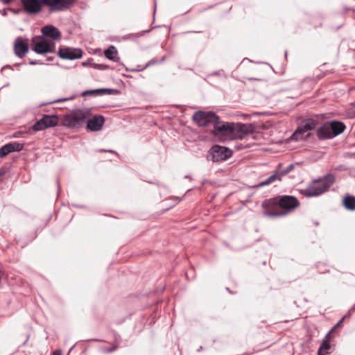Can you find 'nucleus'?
Instances as JSON below:
<instances>
[{
  "instance_id": "obj_1",
  "label": "nucleus",
  "mask_w": 355,
  "mask_h": 355,
  "mask_svg": "<svg viewBox=\"0 0 355 355\" xmlns=\"http://www.w3.org/2000/svg\"><path fill=\"white\" fill-rule=\"evenodd\" d=\"M334 182V175L327 174L313 180L306 188L301 191V193L308 198L320 196L327 191Z\"/></svg>"
},
{
  "instance_id": "obj_2",
  "label": "nucleus",
  "mask_w": 355,
  "mask_h": 355,
  "mask_svg": "<svg viewBox=\"0 0 355 355\" xmlns=\"http://www.w3.org/2000/svg\"><path fill=\"white\" fill-rule=\"evenodd\" d=\"M345 129V125L342 122L328 121L317 129V136L320 139H331L343 132Z\"/></svg>"
},
{
  "instance_id": "obj_3",
  "label": "nucleus",
  "mask_w": 355,
  "mask_h": 355,
  "mask_svg": "<svg viewBox=\"0 0 355 355\" xmlns=\"http://www.w3.org/2000/svg\"><path fill=\"white\" fill-rule=\"evenodd\" d=\"M89 117V112L78 110L66 114L63 119V125L70 128L81 127Z\"/></svg>"
},
{
  "instance_id": "obj_4",
  "label": "nucleus",
  "mask_w": 355,
  "mask_h": 355,
  "mask_svg": "<svg viewBox=\"0 0 355 355\" xmlns=\"http://www.w3.org/2000/svg\"><path fill=\"white\" fill-rule=\"evenodd\" d=\"M193 121L198 125L214 130L220 119L219 116L212 112L198 111L192 116Z\"/></svg>"
},
{
  "instance_id": "obj_5",
  "label": "nucleus",
  "mask_w": 355,
  "mask_h": 355,
  "mask_svg": "<svg viewBox=\"0 0 355 355\" xmlns=\"http://www.w3.org/2000/svg\"><path fill=\"white\" fill-rule=\"evenodd\" d=\"M316 126V121L311 119L304 120L291 136V139L294 141H302L311 135V131Z\"/></svg>"
},
{
  "instance_id": "obj_6",
  "label": "nucleus",
  "mask_w": 355,
  "mask_h": 355,
  "mask_svg": "<svg viewBox=\"0 0 355 355\" xmlns=\"http://www.w3.org/2000/svg\"><path fill=\"white\" fill-rule=\"evenodd\" d=\"M33 51L38 54H44L55 51V44L54 41L49 40L45 37H35L33 40Z\"/></svg>"
},
{
  "instance_id": "obj_7",
  "label": "nucleus",
  "mask_w": 355,
  "mask_h": 355,
  "mask_svg": "<svg viewBox=\"0 0 355 355\" xmlns=\"http://www.w3.org/2000/svg\"><path fill=\"white\" fill-rule=\"evenodd\" d=\"M209 155L213 162H221L230 158L232 152L227 147L216 145L209 150Z\"/></svg>"
},
{
  "instance_id": "obj_8",
  "label": "nucleus",
  "mask_w": 355,
  "mask_h": 355,
  "mask_svg": "<svg viewBox=\"0 0 355 355\" xmlns=\"http://www.w3.org/2000/svg\"><path fill=\"white\" fill-rule=\"evenodd\" d=\"M42 3L49 7L51 12H59L69 9L71 7L75 0H40Z\"/></svg>"
},
{
  "instance_id": "obj_9",
  "label": "nucleus",
  "mask_w": 355,
  "mask_h": 355,
  "mask_svg": "<svg viewBox=\"0 0 355 355\" xmlns=\"http://www.w3.org/2000/svg\"><path fill=\"white\" fill-rule=\"evenodd\" d=\"M253 131L251 125L232 123L230 139H242Z\"/></svg>"
},
{
  "instance_id": "obj_10",
  "label": "nucleus",
  "mask_w": 355,
  "mask_h": 355,
  "mask_svg": "<svg viewBox=\"0 0 355 355\" xmlns=\"http://www.w3.org/2000/svg\"><path fill=\"white\" fill-rule=\"evenodd\" d=\"M58 123V118L55 115H44L33 125L35 131L43 130L48 128L55 126Z\"/></svg>"
},
{
  "instance_id": "obj_11",
  "label": "nucleus",
  "mask_w": 355,
  "mask_h": 355,
  "mask_svg": "<svg viewBox=\"0 0 355 355\" xmlns=\"http://www.w3.org/2000/svg\"><path fill=\"white\" fill-rule=\"evenodd\" d=\"M232 123H220V119L211 132L214 137L220 139H230Z\"/></svg>"
},
{
  "instance_id": "obj_12",
  "label": "nucleus",
  "mask_w": 355,
  "mask_h": 355,
  "mask_svg": "<svg viewBox=\"0 0 355 355\" xmlns=\"http://www.w3.org/2000/svg\"><path fill=\"white\" fill-rule=\"evenodd\" d=\"M58 55L63 59L74 60L81 58L83 51L80 49L62 47L58 51Z\"/></svg>"
},
{
  "instance_id": "obj_13",
  "label": "nucleus",
  "mask_w": 355,
  "mask_h": 355,
  "mask_svg": "<svg viewBox=\"0 0 355 355\" xmlns=\"http://www.w3.org/2000/svg\"><path fill=\"white\" fill-rule=\"evenodd\" d=\"M25 11L28 14H37L42 10L40 0H21Z\"/></svg>"
},
{
  "instance_id": "obj_14",
  "label": "nucleus",
  "mask_w": 355,
  "mask_h": 355,
  "mask_svg": "<svg viewBox=\"0 0 355 355\" xmlns=\"http://www.w3.org/2000/svg\"><path fill=\"white\" fill-rule=\"evenodd\" d=\"M279 205L284 209L292 210L298 207L300 203L296 198L291 196H284L280 198Z\"/></svg>"
},
{
  "instance_id": "obj_15",
  "label": "nucleus",
  "mask_w": 355,
  "mask_h": 355,
  "mask_svg": "<svg viewBox=\"0 0 355 355\" xmlns=\"http://www.w3.org/2000/svg\"><path fill=\"white\" fill-rule=\"evenodd\" d=\"M87 121V128L91 130V131H98L100 130L104 123H105V118L101 116H94L92 117L91 119H88Z\"/></svg>"
},
{
  "instance_id": "obj_16",
  "label": "nucleus",
  "mask_w": 355,
  "mask_h": 355,
  "mask_svg": "<svg viewBox=\"0 0 355 355\" xmlns=\"http://www.w3.org/2000/svg\"><path fill=\"white\" fill-rule=\"evenodd\" d=\"M15 53L19 58H23L28 51V46L26 40L17 37L14 43Z\"/></svg>"
},
{
  "instance_id": "obj_17",
  "label": "nucleus",
  "mask_w": 355,
  "mask_h": 355,
  "mask_svg": "<svg viewBox=\"0 0 355 355\" xmlns=\"http://www.w3.org/2000/svg\"><path fill=\"white\" fill-rule=\"evenodd\" d=\"M288 173V170L277 171L272 175L269 176L264 181L261 182L257 186V187H261L270 184H272L277 181H281L283 176Z\"/></svg>"
},
{
  "instance_id": "obj_18",
  "label": "nucleus",
  "mask_w": 355,
  "mask_h": 355,
  "mask_svg": "<svg viewBox=\"0 0 355 355\" xmlns=\"http://www.w3.org/2000/svg\"><path fill=\"white\" fill-rule=\"evenodd\" d=\"M23 148V145L17 142L7 144L0 148V157H3L10 153L20 151Z\"/></svg>"
},
{
  "instance_id": "obj_19",
  "label": "nucleus",
  "mask_w": 355,
  "mask_h": 355,
  "mask_svg": "<svg viewBox=\"0 0 355 355\" xmlns=\"http://www.w3.org/2000/svg\"><path fill=\"white\" fill-rule=\"evenodd\" d=\"M42 33L44 36L51 38L53 40H58L61 37L60 31L52 25L45 26L42 28Z\"/></svg>"
},
{
  "instance_id": "obj_20",
  "label": "nucleus",
  "mask_w": 355,
  "mask_h": 355,
  "mask_svg": "<svg viewBox=\"0 0 355 355\" xmlns=\"http://www.w3.org/2000/svg\"><path fill=\"white\" fill-rule=\"evenodd\" d=\"M343 203L345 209L351 211L355 210V196H346L343 198Z\"/></svg>"
},
{
  "instance_id": "obj_21",
  "label": "nucleus",
  "mask_w": 355,
  "mask_h": 355,
  "mask_svg": "<svg viewBox=\"0 0 355 355\" xmlns=\"http://www.w3.org/2000/svg\"><path fill=\"white\" fill-rule=\"evenodd\" d=\"M105 55L109 60L114 62L118 61L119 59L118 57L117 50L114 46H110L107 50L105 51Z\"/></svg>"
},
{
  "instance_id": "obj_22",
  "label": "nucleus",
  "mask_w": 355,
  "mask_h": 355,
  "mask_svg": "<svg viewBox=\"0 0 355 355\" xmlns=\"http://www.w3.org/2000/svg\"><path fill=\"white\" fill-rule=\"evenodd\" d=\"M330 345L328 341H324L318 350V355H327L329 353Z\"/></svg>"
},
{
  "instance_id": "obj_23",
  "label": "nucleus",
  "mask_w": 355,
  "mask_h": 355,
  "mask_svg": "<svg viewBox=\"0 0 355 355\" xmlns=\"http://www.w3.org/2000/svg\"><path fill=\"white\" fill-rule=\"evenodd\" d=\"M286 214V211H264V215L269 216V217H279L282 216Z\"/></svg>"
},
{
  "instance_id": "obj_24",
  "label": "nucleus",
  "mask_w": 355,
  "mask_h": 355,
  "mask_svg": "<svg viewBox=\"0 0 355 355\" xmlns=\"http://www.w3.org/2000/svg\"><path fill=\"white\" fill-rule=\"evenodd\" d=\"M344 320V318H341L340 320L329 331V333L327 334V335L326 336V338L333 331V330L336 327H338V325H340V324H341L343 322Z\"/></svg>"
},
{
  "instance_id": "obj_25",
  "label": "nucleus",
  "mask_w": 355,
  "mask_h": 355,
  "mask_svg": "<svg viewBox=\"0 0 355 355\" xmlns=\"http://www.w3.org/2000/svg\"><path fill=\"white\" fill-rule=\"evenodd\" d=\"M72 98H70L69 99H72ZM68 99L69 98H60V99L55 100V101H53L52 103H59V102H62V101H65Z\"/></svg>"
},
{
  "instance_id": "obj_26",
  "label": "nucleus",
  "mask_w": 355,
  "mask_h": 355,
  "mask_svg": "<svg viewBox=\"0 0 355 355\" xmlns=\"http://www.w3.org/2000/svg\"><path fill=\"white\" fill-rule=\"evenodd\" d=\"M53 355H62V352L60 350H56Z\"/></svg>"
},
{
  "instance_id": "obj_27",
  "label": "nucleus",
  "mask_w": 355,
  "mask_h": 355,
  "mask_svg": "<svg viewBox=\"0 0 355 355\" xmlns=\"http://www.w3.org/2000/svg\"><path fill=\"white\" fill-rule=\"evenodd\" d=\"M4 3H10L12 0H1Z\"/></svg>"
},
{
  "instance_id": "obj_28",
  "label": "nucleus",
  "mask_w": 355,
  "mask_h": 355,
  "mask_svg": "<svg viewBox=\"0 0 355 355\" xmlns=\"http://www.w3.org/2000/svg\"><path fill=\"white\" fill-rule=\"evenodd\" d=\"M292 168H293V166L290 165L286 170H288V173H289Z\"/></svg>"
},
{
  "instance_id": "obj_29",
  "label": "nucleus",
  "mask_w": 355,
  "mask_h": 355,
  "mask_svg": "<svg viewBox=\"0 0 355 355\" xmlns=\"http://www.w3.org/2000/svg\"><path fill=\"white\" fill-rule=\"evenodd\" d=\"M37 64V62H36V61H31V62H30V64L33 65V64Z\"/></svg>"
},
{
  "instance_id": "obj_30",
  "label": "nucleus",
  "mask_w": 355,
  "mask_h": 355,
  "mask_svg": "<svg viewBox=\"0 0 355 355\" xmlns=\"http://www.w3.org/2000/svg\"><path fill=\"white\" fill-rule=\"evenodd\" d=\"M201 350H202V346H200V347H199V349H198V352H200V351H201Z\"/></svg>"
},
{
  "instance_id": "obj_31",
  "label": "nucleus",
  "mask_w": 355,
  "mask_h": 355,
  "mask_svg": "<svg viewBox=\"0 0 355 355\" xmlns=\"http://www.w3.org/2000/svg\"><path fill=\"white\" fill-rule=\"evenodd\" d=\"M248 116H249V115H248V114H245V115H244V117H248Z\"/></svg>"
},
{
  "instance_id": "obj_32",
  "label": "nucleus",
  "mask_w": 355,
  "mask_h": 355,
  "mask_svg": "<svg viewBox=\"0 0 355 355\" xmlns=\"http://www.w3.org/2000/svg\"><path fill=\"white\" fill-rule=\"evenodd\" d=\"M108 152H111V153H113V150H108Z\"/></svg>"
},
{
  "instance_id": "obj_33",
  "label": "nucleus",
  "mask_w": 355,
  "mask_h": 355,
  "mask_svg": "<svg viewBox=\"0 0 355 355\" xmlns=\"http://www.w3.org/2000/svg\"><path fill=\"white\" fill-rule=\"evenodd\" d=\"M354 105H355V103H354Z\"/></svg>"
}]
</instances>
